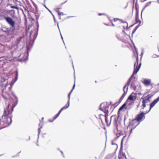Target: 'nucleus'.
Returning a JSON list of instances; mask_svg holds the SVG:
<instances>
[{
	"instance_id": "obj_15",
	"label": "nucleus",
	"mask_w": 159,
	"mask_h": 159,
	"mask_svg": "<svg viewBox=\"0 0 159 159\" xmlns=\"http://www.w3.org/2000/svg\"><path fill=\"white\" fill-rule=\"evenodd\" d=\"M119 159H126L125 155L123 153H120L118 155Z\"/></svg>"
},
{
	"instance_id": "obj_23",
	"label": "nucleus",
	"mask_w": 159,
	"mask_h": 159,
	"mask_svg": "<svg viewBox=\"0 0 159 159\" xmlns=\"http://www.w3.org/2000/svg\"><path fill=\"white\" fill-rule=\"evenodd\" d=\"M117 38H118V39H120V40H123L122 38L121 37H119L118 35H117Z\"/></svg>"
},
{
	"instance_id": "obj_49",
	"label": "nucleus",
	"mask_w": 159,
	"mask_h": 159,
	"mask_svg": "<svg viewBox=\"0 0 159 159\" xmlns=\"http://www.w3.org/2000/svg\"><path fill=\"white\" fill-rule=\"evenodd\" d=\"M151 3V2H150L149 3L150 4V3Z\"/></svg>"
},
{
	"instance_id": "obj_27",
	"label": "nucleus",
	"mask_w": 159,
	"mask_h": 159,
	"mask_svg": "<svg viewBox=\"0 0 159 159\" xmlns=\"http://www.w3.org/2000/svg\"><path fill=\"white\" fill-rule=\"evenodd\" d=\"M20 39H18L17 40V41L18 42V43L20 42Z\"/></svg>"
},
{
	"instance_id": "obj_7",
	"label": "nucleus",
	"mask_w": 159,
	"mask_h": 159,
	"mask_svg": "<svg viewBox=\"0 0 159 159\" xmlns=\"http://www.w3.org/2000/svg\"><path fill=\"white\" fill-rule=\"evenodd\" d=\"M148 112V111H146L145 113L142 112L137 115L136 119L140 122L143 121L144 119L145 118V115Z\"/></svg>"
},
{
	"instance_id": "obj_21",
	"label": "nucleus",
	"mask_w": 159,
	"mask_h": 159,
	"mask_svg": "<svg viewBox=\"0 0 159 159\" xmlns=\"http://www.w3.org/2000/svg\"><path fill=\"white\" fill-rule=\"evenodd\" d=\"M42 128V127L41 126L40 128H39L38 129V138H39V135L40 133L41 129Z\"/></svg>"
},
{
	"instance_id": "obj_24",
	"label": "nucleus",
	"mask_w": 159,
	"mask_h": 159,
	"mask_svg": "<svg viewBox=\"0 0 159 159\" xmlns=\"http://www.w3.org/2000/svg\"><path fill=\"white\" fill-rule=\"evenodd\" d=\"M70 94H71V92H70L68 95V101H69V102H70Z\"/></svg>"
},
{
	"instance_id": "obj_34",
	"label": "nucleus",
	"mask_w": 159,
	"mask_h": 159,
	"mask_svg": "<svg viewBox=\"0 0 159 159\" xmlns=\"http://www.w3.org/2000/svg\"><path fill=\"white\" fill-rule=\"evenodd\" d=\"M156 55L155 54V55H154L153 56H152V57L154 58V57H156Z\"/></svg>"
},
{
	"instance_id": "obj_29",
	"label": "nucleus",
	"mask_w": 159,
	"mask_h": 159,
	"mask_svg": "<svg viewBox=\"0 0 159 159\" xmlns=\"http://www.w3.org/2000/svg\"><path fill=\"white\" fill-rule=\"evenodd\" d=\"M5 13H8L7 12V11L6 10H5L4 11H3V12H2V13L5 14Z\"/></svg>"
},
{
	"instance_id": "obj_35",
	"label": "nucleus",
	"mask_w": 159,
	"mask_h": 159,
	"mask_svg": "<svg viewBox=\"0 0 159 159\" xmlns=\"http://www.w3.org/2000/svg\"><path fill=\"white\" fill-rule=\"evenodd\" d=\"M61 39H62L63 41V43H64V44H65V43H64V41L63 40V37H62V35H61Z\"/></svg>"
},
{
	"instance_id": "obj_8",
	"label": "nucleus",
	"mask_w": 159,
	"mask_h": 159,
	"mask_svg": "<svg viewBox=\"0 0 159 159\" xmlns=\"http://www.w3.org/2000/svg\"><path fill=\"white\" fill-rule=\"evenodd\" d=\"M137 93H132L128 97L126 102H128L129 100L135 101L137 98Z\"/></svg>"
},
{
	"instance_id": "obj_48",
	"label": "nucleus",
	"mask_w": 159,
	"mask_h": 159,
	"mask_svg": "<svg viewBox=\"0 0 159 159\" xmlns=\"http://www.w3.org/2000/svg\"><path fill=\"white\" fill-rule=\"evenodd\" d=\"M43 118H42V119L43 120Z\"/></svg>"
},
{
	"instance_id": "obj_52",
	"label": "nucleus",
	"mask_w": 159,
	"mask_h": 159,
	"mask_svg": "<svg viewBox=\"0 0 159 159\" xmlns=\"http://www.w3.org/2000/svg\"><path fill=\"white\" fill-rule=\"evenodd\" d=\"M135 48V50H136V49Z\"/></svg>"
},
{
	"instance_id": "obj_3",
	"label": "nucleus",
	"mask_w": 159,
	"mask_h": 159,
	"mask_svg": "<svg viewBox=\"0 0 159 159\" xmlns=\"http://www.w3.org/2000/svg\"><path fill=\"white\" fill-rule=\"evenodd\" d=\"M139 122L135 119L132 120V122L129 125L127 129H130V133L129 136L132 132V130L134 129L139 124Z\"/></svg>"
},
{
	"instance_id": "obj_12",
	"label": "nucleus",
	"mask_w": 159,
	"mask_h": 159,
	"mask_svg": "<svg viewBox=\"0 0 159 159\" xmlns=\"http://www.w3.org/2000/svg\"><path fill=\"white\" fill-rule=\"evenodd\" d=\"M18 76V72L17 70L16 71V76L14 80H13L10 83V85H12L14 84L15 82L17 80Z\"/></svg>"
},
{
	"instance_id": "obj_5",
	"label": "nucleus",
	"mask_w": 159,
	"mask_h": 159,
	"mask_svg": "<svg viewBox=\"0 0 159 159\" xmlns=\"http://www.w3.org/2000/svg\"><path fill=\"white\" fill-rule=\"evenodd\" d=\"M151 98V97L150 96H148L141 98V99L143 100L142 105V107H143L142 109H143L146 107V104L150 102V98Z\"/></svg>"
},
{
	"instance_id": "obj_42",
	"label": "nucleus",
	"mask_w": 159,
	"mask_h": 159,
	"mask_svg": "<svg viewBox=\"0 0 159 159\" xmlns=\"http://www.w3.org/2000/svg\"><path fill=\"white\" fill-rule=\"evenodd\" d=\"M128 36L129 37H130L129 36H128V35H127V34H125V36Z\"/></svg>"
},
{
	"instance_id": "obj_31",
	"label": "nucleus",
	"mask_w": 159,
	"mask_h": 159,
	"mask_svg": "<svg viewBox=\"0 0 159 159\" xmlns=\"http://www.w3.org/2000/svg\"><path fill=\"white\" fill-rule=\"evenodd\" d=\"M137 27H136V28L134 30V31L133 32H132V34L135 32V30H136V29H137Z\"/></svg>"
},
{
	"instance_id": "obj_44",
	"label": "nucleus",
	"mask_w": 159,
	"mask_h": 159,
	"mask_svg": "<svg viewBox=\"0 0 159 159\" xmlns=\"http://www.w3.org/2000/svg\"><path fill=\"white\" fill-rule=\"evenodd\" d=\"M61 153H62V154H63V152H62V151H61Z\"/></svg>"
},
{
	"instance_id": "obj_36",
	"label": "nucleus",
	"mask_w": 159,
	"mask_h": 159,
	"mask_svg": "<svg viewBox=\"0 0 159 159\" xmlns=\"http://www.w3.org/2000/svg\"><path fill=\"white\" fill-rule=\"evenodd\" d=\"M120 134H118L117 135V136L118 137H119L120 136Z\"/></svg>"
},
{
	"instance_id": "obj_38",
	"label": "nucleus",
	"mask_w": 159,
	"mask_h": 159,
	"mask_svg": "<svg viewBox=\"0 0 159 159\" xmlns=\"http://www.w3.org/2000/svg\"><path fill=\"white\" fill-rule=\"evenodd\" d=\"M32 31H31L30 32V36L32 34Z\"/></svg>"
},
{
	"instance_id": "obj_45",
	"label": "nucleus",
	"mask_w": 159,
	"mask_h": 159,
	"mask_svg": "<svg viewBox=\"0 0 159 159\" xmlns=\"http://www.w3.org/2000/svg\"><path fill=\"white\" fill-rule=\"evenodd\" d=\"M38 18V17H36V19H37Z\"/></svg>"
},
{
	"instance_id": "obj_6",
	"label": "nucleus",
	"mask_w": 159,
	"mask_h": 159,
	"mask_svg": "<svg viewBox=\"0 0 159 159\" xmlns=\"http://www.w3.org/2000/svg\"><path fill=\"white\" fill-rule=\"evenodd\" d=\"M5 19L7 23L14 30L15 28V22L11 18L9 17H6Z\"/></svg>"
},
{
	"instance_id": "obj_20",
	"label": "nucleus",
	"mask_w": 159,
	"mask_h": 159,
	"mask_svg": "<svg viewBox=\"0 0 159 159\" xmlns=\"http://www.w3.org/2000/svg\"><path fill=\"white\" fill-rule=\"evenodd\" d=\"M57 12L58 15L59 16H61V15H64V14L63 12H60V11L58 10H57Z\"/></svg>"
},
{
	"instance_id": "obj_46",
	"label": "nucleus",
	"mask_w": 159,
	"mask_h": 159,
	"mask_svg": "<svg viewBox=\"0 0 159 159\" xmlns=\"http://www.w3.org/2000/svg\"><path fill=\"white\" fill-rule=\"evenodd\" d=\"M139 104L137 106V107H138L139 106Z\"/></svg>"
},
{
	"instance_id": "obj_51",
	"label": "nucleus",
	"mask_w": 159,
	"mask_h": 159,
	"mask_svg": "<svg viewBox=\"0 0 159 159\" xmlns=\"http://www.w3.org/2000/svg\"><path fill=\"white\" fill-rule=\"evenodd\" d=\"M37 36V34H36V37Z\"/></svg>"
},
{
	"instance_id": "obj_17",
	"label": "nucleus",
	"mask_w": 159,
	"mask_h": 159,
	"mask_svg": "<svg viewBox=\"0 0 159 159\" xmlns=\"http://www.w3.org/2000/svg\"><path fill=\"white\" fill-rule=\"evenodd\" d=\"M127 102H126L125 103H124L122 106H121L120 108L119 109V111H120L123 110L126 106V104L127 103Z\"/></svg>"
},
{
	"instance_id": "obj_14",
	"label": "nucleus",
	"mask_w": 159,
	"mask_h": 159,
	"mask_svg": "<svg viewBox=\"0 0 159 159\" xmlns=\"http://www.w3.org/2000/svg\"><path fill=\"white\" fill-rule=\"evenodd\" d=\"M151 80L150 79H145L144 80L143 83L145 85H149L150 83H151Z\"/></svg>"
},
{
	"instance_id": "obj_1",
	"label": "nucleus",
	"mask_w": 159,
	"mask_h": 159,
	"mask_svg": "<svg viewBox=\"0 0 159 159\" xmlns=\"http://www.w3.org/2000/svg\"><path fill=\"white\" fill-rule=\"evenodd\" d=\"M136 63H135L134 64V70L132 75L130 77L129 79V80L127 83H126V84L123 87V90L124 91V93L123 94L121 98H120V101L122 100L124 98V97H125V95H126L128 91V86L129 84L130 83L131 81V80L133 78L134 79V75L137 74V73L139 71L140 67L141 64V63H140L139 66L138 67H137L138 62V56L136 58Z\"/></svg>"
},
{
	"instance_id": "obj_41",
	"label": "nucleus",
	"mask_w": 159,
	"mask_h": 159,
	"mask_svg": "<svg viewBox=\"0 0 159 159\" xmlns=\"http://www.w3.org/2000/svg\"><path fill=\"white\" fill-rule=\"evenodd\" d=\"M57 26H58L59 29V25H58V23L57 24Z\"/></svg>"
},
{
	"instance_id": "obj_33",
	"label": "nucleus",
	"mask_w": 159,
	"mask_h": 159,
	"mask_svg": "<svg viewBox=\"0 0 159 159\" xmlns=\"http://www.w3.org/2000/svg\"><path fill=\"white\" fill-rule=\"evenodd\" d=\"M11 85V87H9V89L10 90H11L12 87V85Z\"/></svg>"
},
{
	"instance_id": "obj_47",
	"label": "nucleus",
	"mask_w": 159,
	"mask_h": 159,
	"mask_svg": "<svg viewBox=\"0 0 159 159\" xmlns=\"http://www.w3.org/2000/svg\"><path fill=\"white\" fill-rule=\"evenodd\" d=\"M112 25L113 26H114V25L113 24H112Z\"/></svg>"
},
{
	"instance_id": "obj_19",
	"label": "nucleus",
	"mask_w": 159,
	"mask_h": 159,
	"mask_svg": "<svg viewBox=\"0 0 159 159\" xmlns=\"http://www.w3.org/2000/svg\"><path fill=\"white\" fill-rule=\"evenodd\" d=\"M131 87L134 89V90H135L136 89V87L133 83H132L131 84Z\"/></svg>"
},
{
	"instance_id": "obj_22",
	"label": "nucleus",
	"mask_w": 159,
	"mask_h": 159,
	"mask_svg": "<svg viewBox=\"0 0 159 159\" xmlns=\"http://www.w3.org/2000/svg\"><path fill=\"white\" fill-rule=\"evenodd\" d=\"M11 7L12 8L16 9H18V7L16 6H11Z\"/></svg>"
},
{
	"instance_id": "obj_13",
	"label": "nucleus",
	"mask_w": 159,
	"mask_h": 159,
	"mask_svg": "<svg viewBox=\"0 0 159 159\" xmlns=\"http://www.w3.org/2000/svg\"><path fill=\"white\" fill-rule=\"evenodd\" d=\"M108 116V115L106 114V115H105V122L107 124V125L108 126H109L111 124V120H110V121L109 122L108 121L107 119Z\"/></svg>"
},
{
	"instance_id": "obj_18",
	"label": "nucleus",
	"mask_w": 159,
	"mask_h": 159,
	"mask_svg": "<svg viewBox=\"0 0 159 159\" xmlns=\"http://www.w3.org/2000/svg\"><path fill=\"white\" fill-rule=\"evenodd\" d=\"M121 22L122 23H123L124 24V25L123 26V27L124 29H125V28H127L128 26V24L126 22H123V21L121 20Z\"/></svg>"
},
{
	"instance_id": "obj_37",
	"label": "nucleus",
	"mask_w": 159,
	"mask_h": 159,
	"mask_svg": "<svg viewBox=\"0 0 159 159\" xmlns=\"http://www.w3.org/2000/svg\"><path fill=\"white\" fill-rule=\"evenodd\" d=\"M98 15H99V16H100V15H104V14H103L99 13V14H98Z\"/></svg>"
},
{
	"instance_id": "obj_39",
	"label": "nucleus",
	"mask_w": 159,
	"mask_h": 159,
	"mask_svg": "<svg viewBox=\"0 0 159 159\" xmlns=\"http://www.w3.org/2000/svg\"><path fill=\"white\" fill-rule=\"evenodd\" d=\"M52 16H53V18H54V20H55V17H54V15H52Z\"/></svg>"
},
{
	"instance_id": "obj_25",
	"label": "nucleus",
	"mask_w": 159,
	"mask_h": 159,
	"mask_svg": "<svg viewBox=\"0 0 159 159\" xmlns=\"http://www.w3.org/2000/svg\"><path fill=\"white\" fill-rule=\"evenodd\" d=\"M59 115L57 114L55 116H54V119H56L59 116Z\"/></svg>"
},
{
	"instance_id": "obj_4",
	"label": "nucleus",
	"mask_w": 159,
	"mask_h": 159,
	"mask_svg": "<svg viewBox=\"0 0 159 159\" xmlns=\"http://www.w3.org/2000/svg\"><path fill=\"white\" fill-rule=\"evenodd\" d=\"M109 105L107 103H103L100 105L99 109L104 112L105 115H108Z\"/></svg>"
},
{
	"instance_id": "obj_9",
	"label": "nucleus",
	"mask_w": 159,
	"mask_h": 159,
	"mask_svg": "<svg viewBox=\"0 0 159 159\" xmlns=\"http://www.w3.org/2000/svg\"><path fill=\"white\" fill-rule=\"evenodd\" d=\"M113 120V124L116 126H117V123L118 121V118L116 116H112L111 117V120Z\"/></svg>"
},
{
	"instance_id": "obj_50",
	"label": "nucleus",
	"mask_w": 159,
	"mask_h": 159,
	"mask_svg": "<svg viewBox=\"0 0 159 159\" xmlns=\"http://www.w3.org/2000/svg\"><path fill=\"white\" fill-rule=\"evenodd\" d=\"M73 67H74V66H73ZM73 68H74V67H73Z\"/></svg>"
},
{
	"instance_id": "obj_28",
	"label": "nucleus",
	"mask_w": 159,
	"mask_h": 159,
	"mask_svg": "<svg viewBox=\"0 0 159 159\" xmlns=\"http://www.w3.org/2000/svg\"><path fill=\"white\" fill-rule=\"evenodd\" d=\"M62 111V110L61 109V110L59 111V112H58V113L57 114L59 115Z\"/></svg>"
},
{
	"instance_id": "obj_11",
	"label": "nucleus",
	"mask_w": 159,
	"mask_h": 159,
	"mask_svg": "<svg viewBox=\"0 0 159 159\" xmlns=\"http://www.w3.org/2000/svg\"><path fill=\"white\" fill-rule=\"evenodd\" d=\"M28 53H25L24 54H20V56H24V57L22 58H21V60L22 61H26L27 60V59H28Z\"/></svg>"
},
{
	"instance_id": "obj_16",
	"label": "nucleus",
	"mask_w": 159,
	"mask_h": 159,
	"mask_svg": "<svg viewBox=\"0 0 159 159\" xmlns=\"http://www.w3.org/2000/svg\"><path fill=\"white\" fill-rule=\"evenodd\" d=\"M70 105V102H69V101H68L67 103V104H66V105L64 106L61 109L63 110L64 109H66L68 108V107Z\"/></svg>"
},
{
	"instance_id": "obj_2",
	"label": "nucleus",
	"mask_w": 159,
	"mask_h": 159,
	"mask_svg": "<svg viewBox=\"0 0 159 159\" xmlns=\"http://www.w3.org/2000/svg\"><path fill=\"white\" fill-rule=\"evenodd\" d=\"M9 105L5 108L4 115L2 116V118L5 119L4 122L7 125H9L11 124L12 120L11 117H7V116L8 115L11 113L13 110V108H12L11 111H10L9 108Z\"/></svg>"
},
{
	"instance_id": "obj_26",
	"label": "nucleus",
	"mask_w": 159,
	"mask_h": 159,
	"mask_svg": "<svg viewBox=\"0 0 159 159\" xmlns=\"http://www.w3.org/2000/svg\"><path fill=\"white\" fill-rule=\"evenodd\" d=\"M75 83L74 84V85H73V88H72V89L71 90V91L70 92H71H71H72L73 89H74V88L75 87Z\"/></svg>"
},
{
	"instance_id": "obj_43",
	"label": "nucleus",
	"mask_w": 159,
	"mask_h": 159,
	"mask_svg": "<svg viewBox=\"0 0 159 159\" xmlns=\"http://www.w3.org/2000/svg\"><path fill=\"white\" fill-rule=\"evenodd\" d=\"M11 11H13L14 12V10H11Z\"/></svg>"
},
{
	"instance_id": "obj_40",
	"label": "nucleus",
	"mask_w": 159,
	"mask_h": 159,
	"mask_svg": "<svg viewBox=\"0 0 159 159\" xmlns=\"http://www.w3.org/2000/svg\"><path fill=\"white\" fill-rule=\"evenodd\" d=\"M48 11H49L50 12V13L52 14V15H53L52 13L51 12V11L50 10H48Z\"/></svg>"
},
{
	"instance_id": "obj_30",
	"label": "nucleus",
	"mask_w": 159,
	"mask_h": 159,
	"mask_svg": "<svg viewBox=\"0 0 159 159\" xmlns=\"http://www.w3.org/2000/svg\"><path fill=\"white\" fill-rule=\"evenodd\" d=\"M119 20L118 19H117V18H115L114 19V21H116L117 20Z\"/></svg>"
},
{
	"instance_id": "obj_10",
	"label": "nucleus",
	"mask_w": 159,
	"mask_h": 159,
	"mask_svg": "<svg viewBox=\"0 0 159 159\" xmlns=\"http://www.w3.org/2000/svg\"><path fill=\"white\" fill-rule=\"evenodd\" d=\"M159 100L157 98L156 99L154 100L153 102L150 104V109L148 111V112L151 110V108L153 107L158 102Z\"/></svg>"
},
{
	"instance_id": "obj_32",
	"label": "nucleus",
	"mask_w": 159,
	"mask_h": 159,
	"mask_svg": "<svg viewBox=\"0 0 159 159\" xmlns=\"http://www.w3.org/2000/svg\"><path fill=\"white\" fill-rule=\"evenodd\" d=\"M138 17V15H137V14H136V20H137Z\"/></svg>"
}]
</instances>
